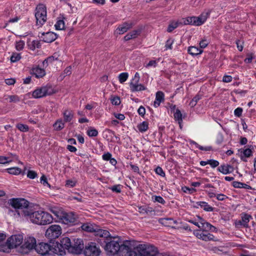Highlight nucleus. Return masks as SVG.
I'll list each match as a JSON object with an SVG mask.
<instances>
[{
	"label": "nucleus",
	"mask_w": 256,
	"mask_h": 256,
	"mask_svg": "<svg viewBox=\"0 0 256 256\" xmlns=\"http://www.w3.org/2000/svg\"><path fill=\"white\" fill-rule=\"evenodd\" d=\"M10 205L14 209L9 208L8 214L15 218L24 217L32 223L40 226L41 220L40 210L34 211L29 207V202L24 198H12Z\"/></svg>",
	"instance_id": "obj_1"
},
{
	"label": "nucleus",
	"mask_w": 256,
	"mask_h": 256,
	"mask_svg": "<svg viewBox=\"0 0 256 256\" xmlns=\"http://www.w3.org/2000/svg\"><path fill=\"white\" fill-rule=\"evenodd\" d=\"M104 249L110 255H114L118 252L120 256H136V252L133 250V247L130 241L122 242L121 239L118 238H114V239L107 242Z\"/></svg>",
	"instance_id": "obj_2"
},
{
	"label": "nucleus",
	"mask_w": 256,
	"mask_h": 256,
	"mask_svg": "<svg viewBox=\"0 0 256 256\" xmlns=\"http://www.w3.org/2000/svg\"><path fill=\"white\" fill-rule=\"evenodd\" d=\"M209 13L202 14L198 16H188L182 18L180 21V25H192L194 26H200L203 24L208 17Z\"/></svg>",
	"instance_id": "obj_3"
},
{
	"label": "nucleus",
	"mask_w": 256,
	"mask_h": 256,
	"mask_svg": "<svg viewBox=\"0 0 256 256\" xmlns=\"http://www.w3.org/2000/svg\"><path fill=\"white\" fill-rule=\"evenodd\" d=\"M35 17L36 20V24L42 26L46 21V8L43 4H38L36 9Z\"/></svg>",
	"instance_id": "obj_4"
},
{
	"label": "nucleus",
	"mask_w": 256,
	"mask_h": 256,
	"mask_svg": "<svg viewBox=\"0 0 256 256\" xmlns=\"http://www.w3.org/2000/svg\"><path fill=\"white\" fill-rule=\"evenodd\" d=\"M136 250L140 256H155L158 252L156 248L148 244H139Z\"/></svg>",
	"instance_id": "obj_5"
},
{
	"label": "nucleus",
	"mask_w": 256,
	"mask_h": 256,
	"mask_svg": "<svg viewBox=\"0 0 256 256\" xmlns=\"http://www.w3.org/2000/svg\"><path fill=\"white\" fill-rule=\"evenodd\" d=\"M54 93V90L50 86H45L36 88L32 94V96L35 98H40Z\"/></svg>",
	"instance_id": "obj_6"
},
{
	"label": "nucleus",
	"mask_w": 256,
	"mask_h": 256,
	"mask_svg": "<svg viewBox=\"0 0 256 256\" xmlns=\"http://www.w3.org/2000/svg\"><path fill=\"white\" fill-rule=\"evenodd\" d=\"M62 234V228L58 225H52L46 230L45 235L50 240L58 238Z\"/></svg>",
	"instance_id": "obj_7"
},
{
	"label": "nucleus",
	"mask_w": 256,
	"mask_h": 256,
	"mask_svg": "<svg viewBox=\"0 0 256 256\" xmlns=\"http://www.w3.org/2000/svg\"><path fill=\"white\" fill-rule=\"evenodd\" d=\"M100 250L95 242H90L86 246L84 254L86 256H98Z\"/></svg>",
	"instance_id": "obj_8"
},
{
	"label": "nucleus",
	"mask_w": 256,
	"mask_h": 256,
	"mask_svg": "<svg viewBox=\"0 0 256 256\" xmlns=\"http://www.w3.org/2000/svg\"><path fill=\"white\" fill-rule=\"evenodd\" d=\"M22 240L23 236L20 234L12 236L7 240L6 244L10 249H12L20 246Z\"/></svg>",
	"instance_id": "obj_9"
},
{
	"label": "nucleus",
	"mask_w": 256,
	"mask_h": 256,
	"mask_svg": "<svg viewBox=\"0 0 256 256\" xmlns=\"http://www.w3.org/2000/svg\"><path fill=\"white\" fill-rule=\"evenodd\" d=\"M58 222L66 224L72 225L76 222V217L72 212L63 211Z\"/></svg>",
	"instance_id": "obj_10"
},
{
	"label": "nucleus",
	"mask_w": 256,
	"mask_h": 256,
	"mask_svg": "<svg viewBox=\"0 0 256 256\" xmlns=\"http://www.w3.org/2000/svg\"><path fill=\"white\" fill-rule=\"evenodd\" d=\"M36 252L43 256H50L51 252V246L47 243L41 242L36 246Z\"/></svg>",
	"instance_id": "obj_11"
},
{
	"label": "nucleus",
	"mask_w": 256,
	"mask_h": 256,
	"mask_svg": "<svg viewBox=\"0 0 256 256\" xmlns=\"http://www.w3.org/2000/svg\"><path fill=\"white\" fill-rule=\"evenodd\" d=\"M84 249L83 240L80 238L74 240L70 248V251L74 254H80Z\"/></svg>",
	"instance_id": "obj_12"
},
{
	"label": "nucleus",
	"mask_w": 256,
	"mask_h": 256,
	"mask_svg": "<svg viewBox=\"0 0 256 256\" xmlns=\"http://www.w3.org/2000/svg\"><path fill=\"white\" fill-rule=\"evenodd\" d=\"M193 233L197 238L202 240L206 242L214 240V236L208 232H204L201 230H194Z\"/></svg>",
	"instance_id": "obj_13"
},
{
	"label": "nucleus",
	"mask_w": 256,
	"mask_h": 256,
	"mask_svg": "<svg viewBox=\"0 0 256 256\" xmlns=\"http://www.w3.org/2000/svg\"><path fill=\"white\" fill-rule=\"evenodd\" d=\"M197 218L198 220H199V222L200 224V230L204 232H215L216 230V227L212 225L209 222H206L204 219H203L200 216H198Z\"/></svg>",
	"instance_id": "obj_14"
},
{
	"label": "nucleus",
	"mask_w": 256,
	"mask_h": 256,
	"mask_svg": "<svg viewBox=\"0 0 256 256\" xmlns=\"http://www.w3.org/2000/svg\"><path fill=\"white\" fill-rule=\"evenodd\" d=\"M39 37L45 42L50 43L55 40L58 35L52 32H46L41 33V36H39Z\"/></svg>",
	"instance_id": "obj_15"
},
{
	"label": "nucleus",
	"mask_w": 256,
	"mask_h": 256,
	"mask_svg": "<svg viewBox=\"0 0 256 256\" xmlns=\"http://www.w3.org/2000/svg\"><path fill=\"white\" fill-rule=\"evenodd\" d=\"M40 213L41 220L40 226L48 224L52 222L53 218L49 213L43 210H40Z\"/></svg>",
	"instance_id": "obj_16"
},
{
	"label": "nucleus",
	"mask_w": 256,
	"mask_h": 256,
	"mask_svg": "<svg viewBox=\"0 0 256 256\" xmlns=\"http://www.w3.org/2000/svg\"><path fill=\"white\" fill-rule=\"evenodd\" d=\"M130 88L131 92H140L146 90V87L142 84L139 83V81H130Z\"/></svg>",
	"instance_id": "obj_17"
},
{
	"label": "nucleus",
	"mask_w": 256,
	"mask_h": 256,
	"mask_svg": "<svg viewBox=\"0 0 256 256\" xmlns=\"http://www.w3.org/2000/svg\"><path fill=\"white\" fill-rule=\"evenodd\" d=\"M45 68H40L39 66H36L32 69L31 73L36 78H42L46 74L44 70Z\"/></svg>",
	"instance_id": "obj_18"
},
{
	"label": "nucleus",
	"mask_w": 256,
	"mask_h": 256,
	"mask_svg": "<svg viewBox=\"0 0 256 256\" xmlns=\"http://www.w3.org/2000/svg\"><path fill=\"white\" fill-rule=\"evenodd\" d=\"M36 240L34 237H28L24 240L22 246L30 250L34 248L36 249Z\"/></svg>",
	"instance_id": "obj_19"
},
{
	"label": "nucleus",
	"mask_w": 256,
	"mask_h": 256,
	"mask_svg": "<svg viewBox=\"0 0 256 256\" xmlns=\"http://www.w3.org/2000/svg\"><path fill=\"white\" fill-rule=\"evenodd\" d=\"M217 170L224 174H228L232 173L234 168L230 164H223L218 166Z\"/></svg>",
	"instance_id": "obj_20"
},
{
	"label": "nucleus",
	"mask_w": 256,
	"mask_h": 256,
	"mask_svg": "<svg viewBox=\"0 0 256 256\" xmlns=\"http://www.w3.org/2000/svg\"><path fill=\"white\" fill-rule=\"evenodd\" d=\"M132 26V23L124 22L118 27L116 32L119 34H122L130 30Z\"/></svg>",
	"instance_id": "obj_21"
},
{
	"label": "nucleus",
	"mask_w": 256,
	"mask_h": 256,
	"mask_svg": "<svg viewBox=\"0 0 256 256\" xmlns=\"http://www.w3.org/2000/svg\"><path fill=\"white\" fill-rule=\"evenodd\" d=\"M62 114L64 118L63 120L65 122H71L74 118V112L71 110L66 109L64 110Z\"/></svg>",
	"instance_id": "obj_22"
},
{
	"label": "nucleus",
	"mask_w": 256,
	"mask_h": 256,
	"mask_svg": "<svg viewBox=\"0 0 256 256\" xmlns=\"http://www.w3.org/2000/svg\"><path fill=\"white\" fill-rule=\"evenodd\" d=\"M164 100V94L162 91H158L156 94V98L154 102V106L158 108L160 103Z\"/></svg>",
	"instance_id": "obj_23"
},
{
	"label": "nucleus",
	"mask_w": 256,
	"mask_h": 256,
	"mask_svg": "<svg viewBox=\"0 0 256 256\" xmlns=\"http://www.w3.org/2000/svg\"><path fill=\"white\" fill-rule=\"evenodd\" d=\"M56 60H60L59 56L55 53L52 56H48L42 62V67L46 68L49 64H52Z\"/></svg>",
	"instance_id": "obj_24"
},
{
	"label": "nucleus",
	"mask_w": 256,
	"mask_h": 256,
	"mask_svg": "<svg viewBox=\"0 0 256 256\" xmlns=\"http://www.w3.org/2000/svg\"><path fill=\"white\" fill-rule=\"evenodd\" d=\"M240 158L244 162H246L248 161L246 158H250L252 156V151L250 148L240 150Z\"/></svg>",
	"instance_id": "obj_25"
},
{
	"label": "nucleus",
	"mask_w": 256,
	"mask_h": 256,
	"mask_svg": "<svg viewBox=\"0 0 256 256\" xmlns=\"http://www.w3.org/2000/svg\"><path fill=\"white\" fill-rule=\"evenodd\" d=\"M160 222L166 226H170L172 228H176L174 224H176L177 222L172 218H164L160 220Z\"/></svg>",
	"instance_id": "obj_26"
},
{
	"label": "nucleus",
	"mask_w": 256,
	"mask_h": 256,
	"mask_svg": "<svg viewBox=\"0 0 256 256\" xmlns=\"http://www.w3.org/2000/svg\"><path fill=\"white\" fill-rule=\"evenodd\" d=\"M95 235L100 237L108 238L110 236V232L106 230L99 228L97 226L96 227V231H94Z\"/></svg>",
	"instance_id": "obj_27"
},
{
	"label": "nucleus",
	"mask_w": 256,
	"mask_h": 256,
	"mask_svg": "<svg viewBox=\"0 0 256 256\" xmlns=\"http://www.w3.org/2000/svg\"><path fill=\"white\" fill-rule=\"evenodd\" d=\"M17 158L16 154H10V156H0V164H6L12 162L14 159Z\"/></svg>",
	"instance_id": "obj_28"
},
{
	"label": "nucleus",
	"mask_w": 256,
	"mask_h": 256,
	"mask_svg": "<svg viewBox=\"0 0 256 256\" xmlns=\"http://www.w3.org/2000/svg\"><path fill=\"white\" fill-rule=\"evenodd\" d=\"M60 244L62 248L70 251L72 242L70 238L68 237H64L60 240Z\"/></svg>",
	"instance_id": "obj_29"
},
{
	"label": "nucleus",
	"mask_w": 256,
	"mask_h": 256,
	"mask_svg": "<svg viewBox=\"0 0 256 256\" xmlns=\"http://www.w3.org/2000/svg\"><path fill=\"white\" fill-rule=\"evenodd\" d=\"M196 207L200 206V208H202L206 212H212L214 210V208L210 206L206 202H196Z\"/></svg>",
	"instance_id": "obj_30"
},
{
	"label": "nucleus",
	"mask_w": 256,
	"mask_h": 256,
	"mask_svg": "<svg viewBox=\"0 0 256 256\" xmlns=\"http://www.w3.org/2000/svg\"><path fill=\"white\" fill-rule=\"evenodd\" d=\"M188 52L190 55L195 56L201 54L203 52V50L198 47L192 46L188 47Z\"/></svg>",
	"instance_id": "obj_31"
},
{
	"label": "nucleus",
	"mask_w": 256,
	"mask_h": 256,
	"mask_svg": "<svg viewBox=\"0 0 256 256\" xmlns=\"http://www.w3.org/2000/svg\"><path fill=\"white\" fill-rule=\"evenodd\" d=\"M64 123L65 122L62 118L56 120L53 124L54 130L60 131L62 130L64 128Z\"/></svg>",
	"instance_id": "obj_32"
},
{
	"label": "nucleus",
	"mask_w": 256,
	"mask_h": 256,
	"mask_svg": "<svg viewBox=\"0 0 256 256\" xmlns=\"http://www.w3.org/2000/svg\"><path fill=\"white\" fill-rule=\"evenodd\" d=\"M232 186L234 188H243L248 189V190H252V188L250 186H249L246 184L242 183V182H238V181L233 182Z\"/></svg>",
	"instance_id": "obj_33"
},
{
	"label": "nucleus",
	"mask_w": 256,
	"mask_h": 256,
	"mask_svg": "<svg viewBox=\"0 0 256 256\" xmlns=\"http://www.w3.org/2000/svg\"><path fill=\"white\" fill-rule=\"evenodd\" d=\"M96 226H94L91 224H84L81 226V228L83 230L88 232H94L96 231Z\"/></svg>",
	"instance_id": "obj_34"
},
{
	"label": "nucleus",
	"mask_w": 256,
	"mask_h": 256,
	"mask_svg": "<svg viewBox=\"0 0 256 256\" xmlns=\"http://www.w3.org/2000/svg\"><path fill=\"white\" fill-rule=\"evenodd\" d=\"M140 32L138 30H134L128 32L124 36V40L128 41L131 39L136 38L138 34Z\"/></svg>",
	"instance_id": "obj_35"
},
{
	"label": "nucleus",
	"mask_w": 256,
	"mask_h": 256,
	"mask_svg": "<svg viewBox=\"0 0 256 256\" xmlns=\"http://www.w3.org/2000/svg\"><path fill=\"white\" fill-rule=\"evenodd\" d=\"M50 210L58 219V220H59L63 211L56 207H52L50 209Z\"/></svg>",
	"instance_id": "obj_36"
},
{
	"label": "nucleus",
	"mask_w": 256,
	"mask_h": 256,
	"mask_svg": "<svg viewBox=\"0 0 256 256\" xmlns=\"http://www.w3.org/2000/svg\"><path fill=\"white\" fill-rule=\"evenodd\" d=\"M252 218L250 215L244 214L242 216V222L243 226L244 228H248V223L250 220V219Z\"/></svg>",
	"instance_id": "obj_37"
},
{
	"label": "nucleus",
	"mask_w": 256,
	"mask_h": 256,
	"mask_svg": "<svg viewBox=\"0 0 256 256\" xmlns=\"http://www.w3.org/2000/svg\"><path fill=\"white\" fill-rule=\"evenodd\" d=\"M138 129L141 132H144L148 129V124L146 122H142L137 126Z\"/></svg>",
	"instance_id": "obj_38"
},
{
	"label": "nucleus",
	"mask_w": 256,
	"mask_h": 256,
	"mask_svg": "<svg viewBox=\"0 0 256 256\" xmlns=\"http://www.w3.org/2000/svg\"><path fill=\"white\" fill-rule=\"evenodd\" d=\"M65 24L62 19H58L54 24L56 30H63L64 29Z\"/></svg>",
	"instance_id": "obj_39"
},
{
	"label": "nucleus",
	"mask_w": 256,
	"mask_h": 256,
	"mask_svg": "<svg viewBox=\"0 0 256 256\" xmlns=\"http://www.w3.org/2000/svg\"><path fill=\"white\" fill-rule=\"evenodd\" d=\"M180 24V22H172L168 26L167 31L168 32H172L174 29L178 27Z\"/></svg>",
	"instance_id": "obj_40"
},
{
	"label": "nucleus",
	"mask_w": 256,
	"mask_h": 256,
	"mask_svg": "<svg viewBox=\"0 0 256 256\" xmlns=\"http://www.w3.org/2000/svg\"><path fill=\"white\" fill-rule=\"evenodd\" d=\"M98 131L94 127H90L86 131V134L90 137H95L98 135Z\"/></svg>",
	"instance_id": "obj_41"
},
{
	"label": "nucleus",
	"mask_w": 256,
	"mask_h": 256,
	"mask_svg": "<svg viewBox=\"0 0 256 256\" xmlns=\"http://www.w3.org/2000/svg\"><path fill=\"white\" fill-rule=\"evenodd\" d=\"M174 116L175 120L178 121L180 124L182 121V114L180 110L176 109V112H174Z\"/></svg>",
	"instance_id": "obj_42"
},
{
	"label": "nucleus",
	"mask_w": 256,
	"mask_h": 256,
	"mask_svg": "<svg viewBox=\"0 0 256 256\" xmlns=\"http://www.w3.org/2000/svg\"><path fill=\"white\" fill-rule=\"evenodd\" d=\"M22 58L20 53L13 52L10 56V62H16L20 60Z\"/></svg>",
	"instance_id": "obj_43"
},
{
	"label": "nucleus",
	"mask_w": 256,
	"mask_h": 256,
	"mask_svg": "<svg viewBox=\"0 0 256 256\" xmlns=\"http://www.w3.org/2000/svg\"><path fill=\"white\" fill-rule=\"evenodd\" d=\"M24 44L25 43L24 40H20L19 41H16L15 44L16 49L18 51L22 50H23Z\"/></svg>",
	"instance_id": "obj_44"
},
{
	"label": "nucleus",
	"mask_w": 256,
	"mask_h": 256,
	"mask_svg": "<svg viewBox=\"0 0 256 256\" xmlns=\"http://www.w3.org/2000/svg\"><path fill=\"white\" fill-rule=\"evenodd\" d=\"M21 169L18 168H12L8 169V172L12 174L18 175L21 173Z\"/></svg>",
	"instance_id": "obj_45"
},
{
	"label": "nucleus",
	"mask_w": 256,
	"mask_h": 256,
	"mask_svg": "<svg viewBox=\"0 0 256 256\" xmlns=\"http://www.w3.org/2000/svg\"><path fill=\"white\" fill-rule=\"evenodd\" d=\"M128 76V72H122L118 76V80L120 83L122 84L125 82Z\"/></svg>",
	"instance_id": "obj_46"
},
{
	"label": "nucleus",
	"mask_w": 256,
	"mask_h": 256,
	"mask_svg": "<svg viewBox=\"0 0 256 256\" xmlns=\"http://www.w3.org/2000/svg\"><path fill=\"white\" fill-rule=\"evenodd\" d=\"M122 186L121 184H116L110 187L109 189L112 190L113 192L120 193L122 192Z\"/></svg>",
	"instance_id": "obj_47"
},
{
	"label": "nucleus",
	"mask_w": 256,
	"mask_h": 256,
	"mask_svg": "<svg viewBox=\"0 0 256 256\" xmlns=\"http://www.w3.org/2000/svg\"><path fill=\"white\" fill-rule=\"evenodd\" d=\"M16 127L21 132H26L28 130V126L22 124H16Z\"/></svg>",
	"instance_id": "obj_48"
},
{
	"label": "nucleus",
	"mask_w": 256,
	"mask_h": 256,
	"mask_svg": "<svg viewBox=\"0 0 256 256\" xmlns=\"http://www.w3.org/2000/svg\"><path fill=\"white\" fill-rule=\"evenodd\" d=\"M152 200L154 202H158L163 204L166 203L164 200L160 196H152Z\"/></svg>",
	"instance_id": "obj_49"
},
{
	"label": "nucleus",
	"mask_w": 256,
	"mask_h": 256,
	"mask_svg": "<svg viewBox=\"0 0 256 256\" xmlns=\"http://www.w3.org/2000/svg\"><path fill=\"white\" fill-rule=\"evenodd\" d=\"M201 98V97L199 95L196 96L190 102V106L192 108H194L196 104L198 102Z\"/></svg>",
	"instance_id": "obj_50"
},
{
	"label": "nucleus",
	"mask_w": 256,
	"mask_h": 256,
	"mask_svg": "<svg viewBox=\"0 0 256 256\" xmlns=\"http://www.w3.org/2000/svg\"><path fill=\"white\" fill-rule=\"evenodd\" d=\"M174 40L173 38H168L166 42V45H165L166 49V50H168V49L172 50V44H174Z\"/></svg>",
	"instance_id": "obj_51"
},
{
	"label": "nucleus",
	"mask_w": 256,
	"mask_h": 256,
	"mask_svg": "<svg viewBox=\"0 0 256 256\" xmlns=\"http://www.w3.org/2000/svg\"><path fill=\"white\" fill-rule=\"evenodd\" d=\"M210 42L209 40H207L206 38H204V39H202L199 43L200 46V48H204L207 46L208 44Z\"/></svg>",
	"instance_id": "obj_52"
},
{
	"label": "nucleus",
	"mask_w": 256,
	"mask_h": 256,
	"mask_svg": "<svg viewBox=\"0 0 256 256\" xmlns=\"http://www.w3.org/2000/svg\"><path fill=\"white\" fill-rule=\"evenodd\" d=\"M111 102L115 106H118L120 103V100L118 96H114L111 98Z\"/></svg>",
	"instance_id": "obj_53"
},
{
	"label": "nucleus",
	"mask_w": 256,
	"mask_h": 256,
	"mask_svg": "<svg viewBox=\"0 0 256 256\" xmlns=\"http://www.w3.org/2000/svg\"><path fill=\"white\" fill-rule=\"evenodd\" d=\"M182 190L184 192L192 194V193L196 191L194 188H190L187 186H184L182 188Z\"/></svg>",
	"instance_id": "obj_54"
},
{
	"label": "nucleus",
	"mask_w": 256,
	"mask_h": 256,
	"mask_svg": "<svg viewBox=\"0 0 256 256\" xmlns=\"http://www.w3.org/2000/svg\"><path fill=\"white\" fill-rule=\"evenodd\" d=\"M155 172L157 174L160 175L162 177L165 176V172L163 170L162 168L160 166L156 167L155 169Z\"/></svg>",
	"instance_id": "obj_55"
},
{
	"label": "nucleus",
	"mask_w": 256,
	"mask_h": 256,
	"mask_svg": "<svg viewBox=\"0 0 256 256\" xmlns=\"http://www.w3.org/2000/svg\"><path fill=\"white\" fill-rule=\"evenodd\" d=\"M76 184V181L72 180H68L66 182V186L68 188H73Z\"/></svg>",
	"instance_id": "obj_56"
},
{
	"label": "nucleus",
	"mask_w": 256,
	"mask_h": 256,
	"mask_svg": "<svg viewBox=\"0 0 256 256\" xmlns=\"http://www.w3.org/2000/svg\"><path fill=\"white\" fill-rule=\"evenodd\" d=\"M220 163L219 162L215 160L210 159L209 160V164L212 168H215L218 166Z\"/></svg>",
	"instance_id": "obj_57"
},
{
	"label": "nucleus",
	"mask_w": 256,
	"mask_h": 256,
	"mask_svg": "<svg viewBox=\"0 0 256 256\" xmlns=\"http://www.w3.org/2000/svg\"><path fill=\"white\" fill-rule=\"evenodd\" d=\"M8 98H10V102H17L20 100V98L16 95H11L9 96Z\"/></svg>",
	"instance_id": "obj_58"
},
{
	"label": "nucleus",
	"mask_w": 256,
	"mask_h": 256,
	"mask_svg": "<svg viewBox=\"0 0 256 256\" xmlns=\"http://www.w3.org/2000/svg\"><path fill=\"white\" fill-rule=\"evenodd\" d=\"M254 58V56L252 54H247V57L244 59V62L246 64L251 63Z\"/></svg>",
	"instance_id": "obj_59"
},
{
	"label": "nucleus",
	"mask_w": 256,
	"mask_h": 256,
	"mask_svg": "<svg viewBox=\"0 0 256 256\" xmlns=\"http://www.w3.org/2000/svg\"><path fill=\"white\" fill-rule=\"evenodd\" d=\"M27 176L30 179H34L37 176V174L34 170H28L27 174Z\"/></svg>",
	"instance_id": "obj_60"
},
{
	"label": "nucleus",
	"mask_w": 256,
	"mask_h": 256,
	"mask_svg": "<svg viewBox=\"0 0 256 256\" xmlns=\"http://www.w3.org/2000/svg\"><path fill=\"white\" fill-rule=\"evenodd\" d=\"M243 110L242 108L238 107L237 108L234 110V114L235 116L237 117H240L242 115Z\"/></svg>",
	"instance_id": "obj_61"
},
{
	"label": "nucleus",
	"mask_w": 256,
	"mask_h": 256,
	"mask_svg": "<svg viewBox=\"0 0 256 256\" xmlns=\"http://www.w3.org/2000/svg\"><path fill=\"white\" fill-rule=\"evenodd\" d=\"M40 182L44 186H48L50 187V184L48 183L47 178L44 175H42L40 178Z\"/></svg>",
	"instance_id": "obj_62"
},
{
	"label": "nucleus",
	"mask_w": 256,
	"mask_h": 256,
	"mask_svg": "<svg viewBox=\"0 0 256 256\" xmlns=\"http://www.w3.org/2000/svg\"><path fill=\"white\" fill-rule=\"evenodd\" d=\"M112 154L109 152H107L102 156V158L103 160L108 161L110 160V159L112 158Z\"/></svg>",
	"instance_id": "obj_63"
},
{
	"label": "nucleus",
	"mask_w": 256,
	"mask_h": 256,
	"mask_svg": "<svg viewBox=\"0 0 256 256\" xmlns=\"http://www.w3.org/2000/svg\"><path fill=\"white\" fill-rule=\"evenodd\" d=\"M228 196L222 194H216V198L218 200L223 201L228 198Z\"/></svg>",
	"instance_id": "obj_64"
}]
</instances>
